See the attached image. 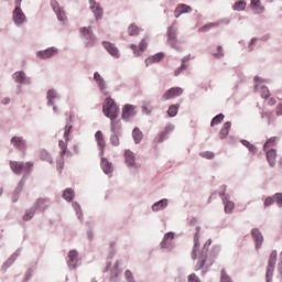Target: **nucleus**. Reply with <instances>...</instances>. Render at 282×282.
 I'll return each mask as SVG.
<instances>
[{"label": "nucleus", "mask_w": 282, "mask_h": 282, "mask_svg": "<svg viewBox=\"0 0 282 282\" xmlns=\"http://www.w3.org/2000/svg\"><path fill=\"white\" fill-rule=\"evenodd\" d=\"M202 230V227H196V232L194 235V247L192 250V259L193 261H197L195 265V271L202 270L204 265L207 268H210L213 265V260L208 259V250L210 248V243H213V240H207L205 245L202 248V251L197 253V250H199V231Z\"/></svg>", "instance_id": "f257e3e1"}, {"label": "nucleus", "mask_w": 282, "mask_h": 282, "mask_svg": "<svg viewBox=\"0 0 282 282\" xmlns=\"http://www.w3.org/2000/svg\"><path fill=\"white\" fill-rule=\"evenodd\" d=\"M120 109L118 108V105H116V101H113L111 98H106L102 112L105 113L106 118H110L111 120V131L116 132L118 131V128L116 127V118H118Z\"/></svg>", "instance_id": "f03ea898"}, {"label": "nucleus", "mask_w": 282, "mask_h": 282, "mask_svg": "<svg viewBox=\"0 0 282 282\" xmlns=\"http://www.w3.org/2000/svg\"><path fill=\"white\" fill-rule=\"evenodd\" d=\"M10 169L15 175H30L32 173V169L34 167L33 162H19V161H10Z\"/></svg>", "instance_id": "7ed1b4c3"}, {"label": "nucleus", "mask_w": 282, "mask_h": 282, "mask_svg": "<svg viewBox=\"0 0 282 282\" xmlns=\"http://www.w3.org/2000/svg\"><path fill=\"white\" fill-rule=\"evenodd\" d=\"M276 257H278L276 250H273L268 260V267H267V273H265L267 282L272 281V276L274 274V268L276 265Z\"/></svg>", "instance_id": "20e7f679"}, {"label": "nucleus", "mask_w": 282, "mask_h": 282, "mask_svg": "<svg viewBox=\"0 0 282 282\" xmlns=\"http://www.w3.org/2000/svg\"><path fill=\"white\" fill-rule=\"evenodd\" d=\"M183 94H184L183 88L172 87L163 94L162 100H171L173 98H177L178 96H182Z\"/></svg>", "instance_id": "39448f33"}, {"label": "nucleus", "mask_w": 282, "mask_h": 282, "mask_svg": "<svg viewBox=\"0 0 282 282\" xmlns=\"http://www.w3.org/2000/svg\"><path fill=\"white\" fill-rule=\"evenodd\" d=\"M67 265H68V268H72L73 270H76V268L78 265V251L70 250L68 252Z\"/></svg>", "instance_id": "423d86ee"}, {"label": "nucleus", "mask_w": 282, "mask_h": 282, "mask_svg": "<svg viewBox=\"0 0 282 282\" xmlns=\"http://www.w3.org/2000/svg\"><path fill=\"white\" fill-rule=\"evenodd\" d=\"M56 54H58V48L56 47H48L44 51H39L36 56L39 58H43V59H46V58H52V56H56Z\"/></svg>", "instance_id": "0eeeda50"}, {"label": "nucleus", "mask_w": 282, "mask_h": 282, "mask_svg": "<svg viewBox=\"0 0 282 282\" xmlns=\"http://www.w3.org/2000/svg\"><path fill=\"white\" fill-rule=\"evenodd\" d=\"M89 6L91 12L95 14L96 21H100L102 19V9L100 8V4L96 2V0H89Z\"/></svg>", "instance_id": "6e6552de"}, {"label": "nucleus", "mask_w": 282, "mask_h": 282, "mask_svg": "<svg viewBox=\"0 0 282 282\" xmlns=\"http://www.w3.org/2000/svg\"><path fill=\"white\" fill-rule=\"evenodd\" d=\"M148 46L149 43H147V40L143 39L140 41L139 47L135 44H131L130 50H132L134 56H140V54H142V52H144V50H147Z\"/></svg>", "instance_id": "1a4fd4ad"}, {"label": "nucleus", "mask_w": 282, "mask_h": 282, "mask_svg": "<svg viewBox=\"0 0 282 282\" xmlns=\"http://www.w3.org/2000/svg\"><path fill=\"white\" fill-rule=\"evenodd\" d=\"M13 20L15 25H21L25 21V13L21 10V7H15L13 11Z\"/></svg>", "instance_id": "9d476101"}, {"label": "nucleus", "mask_w": 282, "mask_h": 282, "mask_svg": "<svg viewBox=\"0 0 282 282\" xmlns=\"http://www.w3.org/2000/svg\"><path fill=\"white\" fill-rule=\"evenodd\" d=\"M251 236L253 241L256 242V248L259 250L261 246L263 245V235H261V231L258 228H253L251 230Z\"/></svg>", "instance_id": "9b49d317"}, {"label": "nucleus", "mask_w": 282, "mask_h": 282, "mask_svg": "<svg viewBox=\"0 0 282 282\" xmlns=\"http://www.w3.org/2000/svg\"><path fill=\"white\" fill-rule=\"evenodd\" d=\"M188 12H193V8L186 4H178L174 11L175 19H180L182 14H187Z\"/></svg>", "instance_id": "f8f14e48"}, {"label": "nucleus", "mask_w": 282, "mask_h": 282, "mask_svg": "<svg viewBox=\"0 0 282 282\" xmlns=\"http://www.w3.org/2000/svg\"><path fill=\"white\" fill-rule=\"evenodd\" d=\"M104 47L115 58L120 57V52L118 51V47H116V44L110 43V42H104Z\"/></svg>", "instance_id": "ddd939ff"}, {"label": "nucleus", "mask_w": 282, "mask_h": 282, "mask_svg": "<svg viewBox=\"0 0 282 282\" xmlns=\"http://www.w3.org/2000/svg\"><path fill=\"white\" fill-rule=\"evenodd\" d=\"M135 116V107L133 105H126L122 109V118L123 120H129V118H133Z\"/></svg>", "instance_id": "4468645a"}, {"label": "nucleus", "mask_w": 282, "mask_h": 282, "mask_svg": "<svg viewBox=\"0 0 282 282\" xmlns=\"http://www.w3.org/2000/svg\"><path fill=\"white\" fill-rule=\"evenodd\" d=\"M11 144H13L14 149H18V151H25L26 144L22 137H13L11 139Z\"/></svg>", "instance_id": "2eb2a0df"}, {"label": "nucleus", "mask_w": 282, "mask_h": 282, "mask_svg": "<svg viewBox=\"0 0 282 282\" xmlns=\"http://www.w3.org/2000/svg\"><path fill=\"white\" fill-rule=\"evenodd\" d=\"M47 204H50V199L47 198H37L34 203L35 210H45L47 208Z\"/></svg>", "instance_id": "dca6fc26"}, {"label": "nucleus", "mask_w": 282, "mask_h": 282, "mask_svg": "<svg viewBox=\"0 0 282 282\" xmlns=\"http://www.w3.org/2000/svg\"><path fill=\"white\" fill-rule=\"evenodd\" d=\"M256 90L260 93L261 98L268 100L270 98V89L264 85H256Z\"/></svg>", "instance_id": "f3484780"}, {"label": "nucleus", "mask_w": 282, "mask_h": 282, "mask_svg": "<svg viewBox=\"0 0 282 282\" xmlns=\"http://www.w3.org/2000/svg\"><path fill=\"white\" fill-rule=\"evenodd\" d=\"M124 160L128 166H135V154L131 150L124 152Z\"/></svg>", "instance_id": "a211bd4d"}, {"label": "nucleus", "mask_w": 282, "mask_h": 282, "mask_svg": "<svg viewBox=\"0 0 282 282\" xmlns=\"http://www.w3.org/2000/svg\"><path fill=\"white\" fill-rule=\"evenodd\" d=\"M101 169L106 175L113 173V165L106 158L101 159Z\"/></svg>", "instance_id": "6ab92c4d"}, {"label": "nucleus", "mask_w": 282, "mask_h": 282, "mask_svg": "<svg viewBox=\"0 0 282 282\" xmlns=\"http://www.w3.org/2000/svg\"><path fill=\"white\" fill-rule=\"evenodd\" d=\"M163 58H164L163 53H156L155 55L148 57L145 59V65L147 67H149V65H153V63H160V61H162Z\"/></svg>", "instance_id": "aec40b11"}, {"label": "nucleus", "mask_w": 282, "mask_h": 282, "mask_svg": "<svg viewBox=\"0 0 282 282\" xmlns=\"http://www.w3.org/2000/svg\"><path fill=\"white\" fill-rule=\"evenodd\" d=\"M95 139L97 141L98 147L101 150V153H104L106 143H105V135L102 134V131H97L95 134Z\"/></svg>", "instance_id": "412c9836"}, {"label": "nucleus", "mask_w": 282, "mask_h": 282, "mask_svg": "<svg viewBox=\"0 0 282 282\" xmlns=\"http://www.w3.org/2000/svg\"><path fill=\"white\" fill-rule=\"evenodd\" d=\"M169 206V200L167 199H162L160 202H156L152 205V210L154 213H158V210H162Z\"/></svg>", "instance_id": "4be33fe9"}, {"label": "nucleus", "mask_w": 282, "mask_h": 282, "mask_svg": "<svg viewBox=\"0 0 282 282\" xmlns=\"http://www.w3.org/2000/svg\"><path fill=\"white\" fill-rule=\"evenodd\" d=\"M132 138L135 144H140V142H142V139L144 138V134L142 133V131H140V128H134L132 131Z\"/></svg>", "instance_id": "5701e85b"}, {"label": "nucleus", "mask_w": 282, "mask_h": 282, "mask_svg": "<svg viewBox=\"0 0 282 282\" xmlns=\"http://www.w3.org/2000/svg\"><path fill=\"white\" fill-rule=\"evenodd\" d=\"M276 159V150L271 149L267 151V160L270 166H274V160Z\"/></svg>", "instance_id": "b1692460"}, {"label": "nucleus", "mask_w": 282, "mask_h": 282, "mask_svg": "<svg viewBox=\"0 0 282 282\" xmlns=\"http://www.w3.org/2000/svg\"><path fill=\"white\" fill-rule=\"evenodd\" d=\"M173 131V126H166L165 129L160 133L159 142H164L169 138V133Z\"/></svg>", "instance_id": "393cba45"}, {"label": "nucleus", "mask_w": 282, "mask_h": 282, "mask_svg": "<svg viewBox=\"0 0 282 282\" xmlns=\"http://www.w3.org/2000/svg\"><path fill=\"white\" fill-rule=\"evenodd\" d=\"M94 80H96V83H97L99 89H100L101 91H105V88H106V86H105V79H102V77L100 76V74H99L98 72H96V73L94 74Z\"/></svg>", "instance_id": "a878e982"}, {"label": "nucleus", "mask_w": 282, "mask_h": 282, "mask_svg": "<svg viewBox=\"0 0 282 282\" xmlns=\"http://www.w3.org/2000/svg\"><path fill=\"white\" fill-rule=\"evenodd\" d=\"M69 142V140L65 139V141L59 140L58 141V147L61 149L59 152V158H65V153H67V143Z\"/></svg>", "instance_id": "bb28decb"}, {"label": "nucleus", "mask_w": 282, "mask_h": 282, "mask_svg": "<svg viewBox=\"0 0 282 282\" xmlns=\"http://www.w3.org/2000/svg\"><path fill=\"white\" fill-rule=\"evenodd\" d=\"M231 127H232V123L230 121L225 122L219 132L220 138H226V135H228Z\"/></svg>", "instance_id": "cd10ccee"}, {"label": "nucleus", "mask_w": 282, "mask_h": 282, "mask_svg": "<svg viewBox=\"0 0 282 282\" xmlns=\"http://www.w3.org/2000/svg\"><path fill=\"white\" fill-rule=\"evenodd\" d=\"M128 34L129 36H138L140 34V28L135 23L130 24L128 26Z\"/></svg>", "instance_id": "c85d7f7f"}, {"label": "nucleus", "mask_w": 282, "mask_h": 282, "mask_svg": "<svg viewBox=\"0 0 282 282\" xmlns=\"http://www.w3.org/2000/svg\"><path fill=\"white\" fill-rule=\"evenodd\" d=\"M223 204L225 206V213L230 214L232 210H235V203L231 200H226L223 198Z\"/></svg>", "instance_id": "c756f323"}, {"label": "nucleus", "mask_w": 282, "mask_h": 282, "mask_svg": "<svg viewBox=\"0 0 282 282\" xmlns=\"http://www.w3.org/2000/svg\"><path fill=\"white\" fill-rule=\"evenodd\" d=\"M175 235L173 232H167L164 236L163 241L161 242L162 248H166V246H169V243H171V241H173Z\"/></svg>", "instance_id": "7c9ffc66"}, {"label": "nucleus", "mask_w": 282, "mask_h": 282, "mask_svg": "<svg viewBox=\"0 0 282 282\" xmlns=\"http://www.w3.org/2000/svg\"><path fill=\"white\" fill-rule=\"evenodd\" d=\"M40 158L41 160H43V162H48V164H52V162H54L52 160V154H50V152H47L46 150H42L40 152Z\"/></svg>", "instance_id": "2f4dec72"}, {"label": "nucleus", "mask_w": 282, "mask_h": 282, "mask_svg": "<svg viewBox=\"0 0 282 282\" xmlns=\"http://www.w3.org/2000/svg\"><path fill=\"white\" fill-rule=\"evenodd\" d=\"M63 199L66 202H72L74 199V189L66 188L63 193Z\"/></svg>", "instance_id": "473e14b6"}, {"label": "nucleus", "mask_w": 282, "mask_h": 282, "mask_svg": "<svg viewBox=\"0 0 282 282\" xmlns=\"http://www.w3.org/2000/svg\"><path fill=\"white\" fill-rule=\"evenodd\" d=\"M180 111V104L172 105L167 109L170 118H175V115Z\"/></svg>", "instance_id": "72a5a7b5"}, {"label": "nucleus", "mask_w": 282, "mask_h": 282, "mask_svg": "<svg viewBox=\"0 0 282 282\" xmlns=\"http://www.w3.org/2000/svg\"><path fill=\"white\" fill-rule=\"evenodd\" d=\"M224 113H219L212 119L210 127H216V124H221L224 122Z\"/></svg>", "instance_id": "f704fd0d"}, {"label": "nucleus", "mask_w": 282, "mask_h": 282, "mask_svg": "<svg viewBox=\"0 0 282 282\" xmlns=\"http://www.w3.org/2000/svg\"><path fill=\"white\" fill-rule=\"evenodd\" d=\"M13 79L15 83H24L25 82V73L23 72H17L13 74Z\"/></svg>", "instance_id": "c9c22d12"}, {"label": "nucleus", "mask_w": 282, "mask_h": 282, "mask_svg": "<svg viewBox=\"0 0 282 282\" xmlns=\"http://www.w3.org/2000/svg\"><path fill=\"white\" fill-rule=\"evenodd\" d=\"M79 32L82 35L85 36V39H91L94 32H91V28L84 26L79 29Z\"/></svg>", "instance_id": "e433bc0d"}, {"label": "nucleus", "mask_w": 282, "mask_h": 282, "mask_svg": "<svg viewBox=\"0 0 282 282\" xmlns=\"http://www.w3.org/2000/svg\"><path fill=\"white\" fill-rule=\"evenodd\" d=\"M35 213H36V209L34 207L26 210L23 216V221H30V219L34 217Z\"/></svg>", "instance_id": "4c0bfd02"}, {"label": "nucleus", "mask_w": 282, "mask_h": 282, "mask_svg": "<svg viewBox=\"0 0 282 282\" xmlns=\"http://www.w3.org/2000/svg\"><path fill=\"white\" fill-rule=\"evenodd\" d=\"M48 105L54 106V99L56 98V90L50 89L46 96Z\"/></svg>", "instance_id": "58836bf2"}, {"label": "nucleus", "mask_w": 282, "mask_h": 282, "mask_svg": "<svg viewBox=\"0 0 282 282\" xmlns=\"http://www.w3.org/2000/svg\"><path fill=\"white\" fill-rule=\"evenodd\" d=\"M251 6L258 12H263V10H265V8L261 6V0H251Z\"/></svg>", "instance_id": "ea45409f"}, {"label": "nucleus", "mask_w": 282, "mask_h": 282, "mask_svg": "<svg viewBox=\"0 0 282 282\" xmlns=\"http://www.w3.org/2000/svg\"><path fill=\"white\" fill-rule=\"evenodd\" d=\"M241 144H243V147H246L251 153H257V147H254V144L250 143V141L242 140Z\"/></svg>", "instance_id": "a19ab883"}, {"label": "nucleus", "mask_w": 282, "mask_h": 282, "mask_svg": "<svg viewBox=\"0 0 282 282\" xmlns=\"http://www.w3.org/2000/svg\"><path fill=\"white\" fill-rule=\"evenodd\" d=\"M220 282H232V278L228 275V273L226 272V269H221L220 271Z\"/></svg>", "instance_id": "79ce46f5"}, {"label": "nucleus", "mask_w": 282, "mask_h": 282, "mask_svg": "<svg viewBox=\"0 0 282 282\" xmlns=\"http://www.w3.org/2000/svg\"><path fill=\"white\" fill-rule=\"evenodd\" d=\"M234 10L241 12L243 10H246V1H238L234 4Z\"/></svg>", "instance_id": "37998d69"}, {"label": "nucleus", "mask_w": 282, "mask_h": 282, "mask_svg": "<svg viewBox=\"0 0 282 282\" xmlns=\"http://www.w3.org/2000/svg\"><path fill=\"white\" fill-rule=\"evenodd\" d=\"M276 143V137H272L270 138L265 143H264V151H268L271 147H274V144Z\"/></svg>", "instance_id": "c03bdc74"}, {"label": "nucleus", "mask_w": 282, "mask_h": 282, "mask_svg": "<svg viewBox=\"0 0 282 282\" xmlns=\"http://www.w3.org/2000/svg\"><path fill=\"white\" fill-rule=\"evenodd\" d=\"M56 17L58 19V21H62L63 23H65V21H67V17L65 15V11H63L62 9H59L58 11H55Z\"/></svg>", "instance_id": "a18cd8bd"}, {"label": "nucleus", "mask_w": 282, "mask_h": 282, "mask_svg": "<svg viewBox=\"0 0 282 282\" xmlns=\"http://www.w3.org/2000/svg\"><path fill=\"white\" fill-rule=\"evenodd\" d=\"M275 204L281 208L282 207V193H276L273 195Z\"/></svg>", "instance_id": "49530a36"}, {"label": "nucleus", "mask_w": 282, "mask_h": 282, "mask_svg": "<svg viewBox=\"0 0 282 282\" xmlns=\"http://www.w3.org/2000/svg\"><path fill=\"white\" fill-rule=\"evenodd\" d=\"M64 166H65V158L59 156V160L57 161V171L59 173H63Z\"/></svg>", "instance_id": "de8ad7c7"}, {"label": "nucleus", "mask_w": 282, "mask_h": 282, "mask_svg": "<svg viewBox=\"0 0 282 282\" xmlns=\"http://www.w3.org/2000/svg\"><path fill=\"white\" fill-rule=\"evenodd\" d=\"M214 58H221L224 57V47L217 46V53L213 54Z\"/></svg>", "instance_id": "09e8293b"}, {"label": "nucleus", "mask_w": 282, "mask_h": 282, "mask_svg": "<svg viewBox=\"0 0 282 282\" xmlns=\"http://www.w3.org/2000/svg\"><path fill=\"white\" fill-rule=\"evenodd\" d=\"M200 156L205 158L206 160H213V158H215V153L210 151H206V152H202Z\"/></svg>", "instance_id": "8fccbe9b"}, {"label": "nucleus", "mask_w": 282, "mask_h": 282, "mask_svg": "<svg viewBox=\"0 0 282 282\" xmlns=\"http://www.w3.org/2000/svg\"><path fill=\"white\" fill-rule=\"evenodd\" d=\"M173 39H177V33L175 32V30L173 29H170L167 31V41H171Z\"/></svg>", "instance_id": "3c124183"}, {"label": "nucleus", "mask_w": 282, "mask_h": 282, "mask_svg": "<svg viewBox=\"0 0 282 282\" xmlns=\"http://www.w3.org/2000/svg\"><path fill=\"white\" fill-rule=\"evenodd\" d=\"M187 281L188 282H202V280H199V276H197V274L192 273L187 276Z\"/></svg>", "instance_id": "603ef678"}, {"label": "nucleus", "mask_w": 282, "mask_h": 282, "mask_svg": "<svg viewBox=\"0 0 282 282\" xmlns=\"http://www.w3.org/2000/svg\"><path fill=\"white\" fill-rule=\"evenodd\" d=\"M169 45H171V47H174V50H180V45L177 44V37L173 39V40H167Z\"/></svg>", "instance_id": "864d4df0"}, {"label": "nucleus", "mask_w": 282, "mask_h": 282, "mask_svg": "<svg viewBox=\"0 0 282 282\" xmlns=\"http://www.w3.org/2000/svg\"><path fill=\"white\" fill-rule=\"evenodd\" d=\"M110 142L111 144H113V147H118L120 144V138H118L117 134H113L111 138H110Z\"/></svg>", "instance_id": "5fc2aeb1"}, {"label": "nucleus", "mask_w": 282, "mask_h": 282, "mask_svg": "<svg viewBox=\"0 0 282 282\" xmlns=\"http://www.w3.org/2000/svg\"><path fill=\"white\" fill-rule=\"evenodd\" d=\"M217 24H215V23H209V24H206V25H204V26H202L200 29H199V32H208V30H210L212 28H215Z\"/></svg>", "instance_id": "6e6d98bb"}, {"label": "nucleus", "mask_w": 282, "mask_h": 282, "mask_svg": "<svg viewBox=\"0 0 282 282\" xmlns=\"http://www.w3.org/2000/svg\"><path fill=\"white\" fill-rule=\"evenodd\" d=\"M72 126H69V124H67L66 127H65V131H64V138H65V140H69V133H72Z\"/></svg>", "instance_id": "4d7b16f0"}, {"label": "nucleus", "mask_w": 282, "mask_h": 282, "mask_svg": "<svg viewBox=\"0 0 282 282\" xmlns=\"http://www.w3.org/2000/svg\"><path fill=\"white\" fill-rule=\"evenodd\" d=\"M51 7L54 10V12H58V10H61V7L58 6V1L56 0H51Z\"/></svg>", "instance_id": "13d9d810"}, {"label": "nucleus", "mask_w": 282, "mask_h": 282, "mask_svg": "<svg viewBox=\"0 0 282 282\" xmlns=\"http://www.w3.org/2000/svg\"><path fill=\"white\" fill-rule=\"evenodd\" d=\"M274 197H267L265 199H264V206H272L273 204H274Z\"/></svg>", "instance_id": "bf43d9fd"}, {"label": "nucleus", "mask_w": 282, "mask_h": 282, "mask_svg": "<svg viewBox=\"0 0 282 282\" xmlns=\"http://www.w3.org/2000/svg\"><path fill=\"white\" fill-rule=\"evenodd\" d=\"M186 69V65L182 64L181 67H178L175 72H174V76H180V74H182V70Z\"/></svg>", "instance_id": "052dcab7"}, {"label": "nucleus", "mask_w": 282, "mask_h": 282, "mask_svg": "<svg viewBox=\"0 0 282 282\" xmlns=\"http://www.w3.org/2000/svg\"><path fill=\"white\" fill-rule=\"evenodd\" d=\"M267 105L269 107H274V105H276V99H274V97L269 98V100L267 101Z\"/></svg>", "instance_id": "680f3d73"}, {"label": "nucleus", "mask_w": 282, "mask_h": 282, "mask_svg": "<svg viewBox=\"0 0 282 282\" xmlns=\"http://www.w3.org/2000/svg\"><path fill=\"white\" fill-rule=\"evenodd\" d=\"M275 113L276 116H282V104L276 106Z\"/></svg>", "instance_id": "e2e57ef3"}, {"label": "nucleus", "mask_w": 282, "mask_h": 282, "mask_svg": "<svg viewBox=\"0 0 282 282\" xmlns=\"http://www.w3.org/2000/svg\"><path fill=\"white\" fill-rule=\"evenodd\" d=\"M124 276H126V279H131V280H133V273H131V271L130 270H127L126 272H124Z\"/></svg>", "instance_id": "0e129e2a"}, {"label": "nucleus", "mask_w": 282, "mask_h": 282, "mask_svg": "<svg viewBox=\"0 0 282 282\" xmlns=\"http://www.w3.org/2000/svg\"><path fill=\"white\" fill-rule=\"evenodd\" d=\"M219 195H220V197H224V195H226V185L220 186Z\"/></svg>", "instance_id": "69168bd1"}, {"label": "nucleus", "mask_w": 282, "mask_h": 282, "mask_svg": "<svg viewBox=\"0 0 282 282\" xmlns=\"http://www.w3.org/2000/svg\"><path fill=\"white\" fill-rule=\"evenodd\" d=\"M1 104L2 105H10V98L9 97H6L1 100Z\"/></svg>", "instance_id": "338daca9"}, {"label": "nucleus", "mask_w": 282, "mask_h": 282, "mask_svg": "<svg viewBox=\"0 0 282 282\" xmlns=\"http://www.w3.org/2000/svg\"><path fill=\"white\" fill-rule=\"evenodd\" d=\"M23 0H15V8H21V2H22Z\"/></svg>", "instance_id": "774afa93"}]
</instances>
